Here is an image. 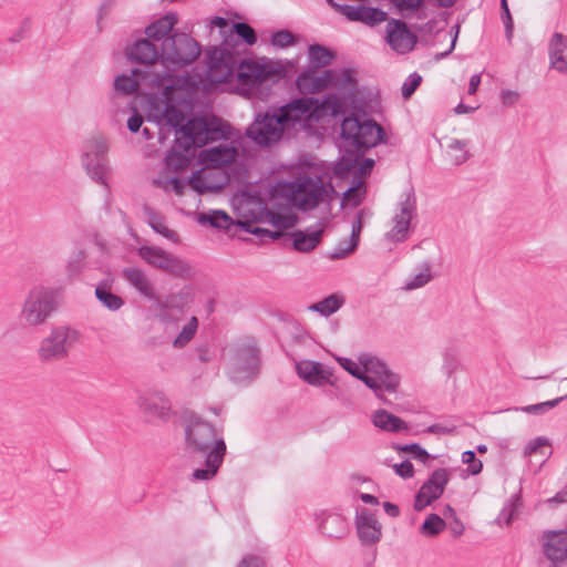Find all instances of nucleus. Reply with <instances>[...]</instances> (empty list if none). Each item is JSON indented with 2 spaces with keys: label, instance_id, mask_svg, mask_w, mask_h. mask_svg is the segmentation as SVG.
Returning a JSON list of instances; mask_svg holds the SVG:
<instances>
[{
  "label": "nucleus",
  "instance_id": "1",
  "mask_svg": "<svg viewBox=\"0 0 567 567\" xmlns=\"http://www.w3.org/2000/svg\"><path fill=\"white\" fill-rule=\"evenodd\" d=\"M186 446L192 453L206 455V468H196L192 477L194 481H208L213 478L226 454V444L213 424L190 416L185 426Z\"/></svg>",
  "mask_w": 567,
  "mask_h": 567
},
{
  "label": "nucleus",
  "instance_id": "2",
  "mask_svg": "<svg viewBox=\"0 0 567 567\" xmlns=\"http://www.w3.org/2000/svg\"><path fill=\"white\" fill-rule=\"evenodd\" d=\"M344 101L336 94H330L321 101L310 96L295 99L276 110L286 130L293 128L297 124H305L311 120H319L330 114L337 116L343 114Z\"/></svg>",
  "mask_w": 567,
  "mask_h": 567
},
{
  "label": "nucleus",
  "instance_id": "3",
  "mask_svg": "<svg viewBox=\"0 0 567 567\" xmlns=\"http://www.w3.org/2000/svg\"><path fill=\"white\" fill-rule=\"evenodd\" d=\"M282 190L291 204L300 210H311L322 203L330 202L334 187L328 175L300 174L284 185Z\"/></svg>",
  "mask_w": 567,
  "mask_h": 567
},
{
  "label": "nucleus",
  "instance_id": "4",
  "mask_svg": "<svg viewBox=\"0 0 567 567\" xmlns=\"http://www.w3.org/2000/svg\"><path fill=\"white\" fill-rule=\"evenodd\" d=\"M130 60L140 63L143 66L142 79L150 84L151 87H163L164 95L168 99L173 84L167 83L171 79L169 69L166 68L164 59L157 45L150 39L137 40L127 52Z\"/></svg>",
  "mask_w": 567,
  "mask_h": 567
},
{
  "label": "nucleus",
  "instance_id": "5",
  "mask_svg": "<svg viewBox=\"0 0 567 567\" xmlns=\"http://www.w3.org/2000/svg\"><path fill=\"white\" fill-rule=\"evenodd\" d=\"M342 147L348 154H361L384 138L383 128L373 120L361 121L351 114L341 123Z\"/></svg>",
  "mask_w": 567,
  "mask_h": 567
},
{
  "label": "nucleus",
  "instance_id": "6",
  "mask_svg": "<svg viewBox=\"0 0 567 567\" xmlns=\"http://www.w3.org/2000/svg\"><path fill=\"white\" fill-rule=\"evenodd\" d=\"M56 309V292L50 287L38 285L27 292L19 319L25 327L38 328L45 324Z\"/></svg>",
  "mask_w": 567,
  "mask_h": 567
},
{
  "label": "nucleus",
  "instance_id": "7",
  "mask_svg": "<svg viewBox=\"0 0 567 567\" xmlns=\"http://www.w3.org/2000/svg\"><path fill=\"white\" fill-rule=\"evenodd\" d=\"M200 54V47L196 40L186 33H175L166 38L161 44V58L164 59L166 68L169 69L171 79L167 83L177 85L174 79V71L193 63Z\"/></svg>",
  "mask_w": 567,
  "mask_h": 567
},
{
  "label": "nucleus",
  "instance_id": "8",
  "mask_svg": "<svg viewBox=\"0 0 567 567\" xmlns=\"http://www.w3.org/2000/svg\"><path fill=\"white\" fill-rule=\"evenodd\" d=\"M236 80L239 93L250 96L255 90L265 83L277 82L281 76V70L269 61L243 60L237 65Z\"/></svg>",
  "mask_w": 567,
  "mask_h": 567
},
{
  "label": "nucleus",
  "instance_id": "9",
  "mask_svg": "<svg viewBox=\"0 0 567 567\" xmlns=\"http://www.w3.org/2000/svg\"><path fill=\"white\" fill-rule=\"evenodd\" d=\"M80 332L70 326H58L50 330L37 349V357L42 363L65 360L70 351L79 343Z\"/></svg>",
  "mask_w": 567,
  "mask_h": 567
},
{
  "label": "nucleus",
  "instance_id": "10",
  "mask_svg": "<svg viewBox=\"0 0 567 567\" xmlns=\"http://www.w3.org/2000/svg\"><path fill=\"white\" fill-rule=\"evenodd\" d=\"M360 362L363 370L359 380L370 388L379 399L384 400L383 392H396L400 377L390 371L385 363L374 357H363Z\"/></svg>",
  "mask_w": 567,
  "mask_h": 567
},
{
  "label": "nucleus",
  "instance_id": "11",
  "mask_svg": "<svg viewBox=\"0 0 567 567\" xmlns=\"http://www.w3.org/2000/svg\"><path fill=\"white\" fill-rule=\"evenodd\" d=\"M138 257L152 268L169 276L188 279L193 276V267L184 259L157 246L143 245L137 249Z\"/></svg>",
  "mask_w": 567,
  "mask_h": 567
},
{
  "label": "nucleus",
  "instance_id": "12",
  "mask_svg": "<svg viewBox=\"0 0 567 567\" xmlns=\"http://www.w3.org/2000/svg\"><path fill=\"white\" fill-rule=\"evenodd\" d=\"M226 126H213L203 117L189 120L179 130H176V137L184 150H196L205 146L209 141H217L226 136Z\"/></svg>",
  "mask_w": 567,
  "mask_h": 567
},
{
  "label": "nucleus",
  "instance_id": "13",
  "mask_svg": "<svg viewBox=\"0 0 567 567\" xmlns=\"http://www.w3.org/2000/svg\"><path fill=\"white\" fill-rule=\"evenodd\" d=\"M300 92H319L327 86H336L341 90L352 91L355 87V79L349 69L341 71L327 70L321 75L302 73L296 80Z\"/></svg>",
  "mask_w": 567,
  "mask_h": 567
},
{
  "label": "nucleus",
  "instance_id": "14",
  "mask_svg": "<svg viewBox=\"0 0 567 567\" xmlns=\"http://www.w3.org/2000/svg\"><path fill=\"white\" fill-rule=\"evenodd\" d=\"M107 142L103 137H93L84 145L82 165L90 177L96 183L107 186Z\"/></svg>",
  "mask_w": 567,
  "mask_h": 567
},
{
  "label": "nucleus",
  "instance_id": "15",
  "mask_svg": "<svg viewBox=\"0 0 567 567\" xmlns=\"http://www.w3.org/2000/svg\"><path fill=\"white\" fill-rule=\"evenodd\" d=\"M416 216V198L409 190L401 195L392 217V228L386 233V238L394 243L406 240L411 233V223Z\"/></svg>",
  "mask_w": 567,
  "mask_h": 567
},
{
  "label": "nucleus",
  "instance_id": "16",
  "mask_svg": "<svg viewBox=\"0 0 567 567\" xmlns=\"http://www.w3.org/2000/svg\"><path fill=\"white\" fill-rule=\"evenodd\" d=\"M285 130L277 112H266L256 116L246 135L259 146H270L281 140Z\"/></svg>",
  "mask_w": 567,
  "mask_h": 567
},
{
  "label": "nucleus",
  "instance_id": "17",
  "mask_svg": "<svg viewBox=\"0 0 567 567\" xmlns=\"http://www.w3.org/2000/svg\"><path fill=\"white\" fill-rule=\"evenodd\" d=\"M259 349L256 344H241L235 351L230 377L238 383L251 381L259 373Z\"/></svg>",
  "mask_w": 567,
  "mask_h": 567
},
{
  "label": "nucleus",
  "instance_id": "18",
  "mask_svg": "<svg viewBox=\"0 0 567 567\" xmlns=\"http://www.w3.org/2000/svg\"><path fill=\"white\" fill-rule=\"evenodd\" d=\"M207 78L212 83L228 82L237 69L236 56L226 45L213 48L207 53Z\"/></svg>",
  "mask_w": 567,
  "mask_h": 567
},
{
  "label": "nucleus",
  "instance_id": "19",
  "mask_svg": "<svg viewBox=\"0 0 567 567\" xmlns=\"http://www.w3.org/2000/svg\"><path fill=\"white\" fill-rule=\"evenodd\" d=\"M449 481L450 474L447 470H435L417 492L414 501V508L416 511H422L432 502L436 501L443 494Z\"/></svg>",
  "mask_w": 567,
  "mask_h": 567
},
{
  "label": "nucleus",
  "instance_id": "20",
  "mask_svg": "<svg viewBox=\"0 0 567 567\" xmlns=\"http://www.w3.org/2000/svg\"><path fill=\"white\" fill-rule=\"evenodd\" d=\"M136 405L147 420H166L171 412V402L161 391H147L137 396Z\"/></svg>",
  "mask_w": 567,
  "mask_h": 567
},
{
  "label": "nucleus",
  "instance_id": "21",
  "mask_svg": "<svg viewBox=\"0 0 567 567\" xmlns=\"http://www.w3.org/2000/svg\"><path fill=\"white\" fill-rule=\"evenodd\" d=\"M355 529L362 545L371 546L380 542L382 537V525L377 516L368 508L357 511Z\"/></svg>",
  "mask_w": 567,
  "mask_h": 567
},
{
  "label": "nucleus",
  "instance_id": "22",
  "mask_svg": "<svg viewBox=\"0 0 567 567\" xmlns=\"http://www.w3.org/2000/svg\"><path fill=\"white\" fill-rule=\"evenodd\" d=\"M193 301V292L188 287L183 288L176 293L168 295L165 299L157 296L155 306L158 311L157 317L163 322H171L177 318L173 316L172 311L177 310L183 312V309Z\"/></svg>",
  "mask_w": 567,
  "mask_h": 567
},
{
  "label": "nucleus",
  "instance_id": "23",
  "mask_svg": "<svg viewBox=\"0 0 567 567\" xmlns=\"http://www.w3.org/2000/svg\"><path fill=\"white\" fill-rule=\"evenodd\" d=\"M386 41L398 53H406L414 48L416 37L408 29L405 22L391 19L386 24Z\"/></svg>",
  "mask_w": 567,
  "mask_h": 567
},
{
  "label": "nucleus",
  "instance_id": "24",
  "mask_svg": "<svg viewBox=\"0 0 567 567\" xmlns=\"http://www.w3.org/2000/svg\"><path fill=\"white\" fill-rule=\"evenodd\" d=\"M238 152L231 143H220L216 146H209L198 154L200 164L207 167H223L231 164Z\"/></svg>",
  "mask_w": 567,
  "mask_h": 567
},
{
  "label": "nucleus",
  "instance_id": "25",
  "mask_svg": "<svg viewBox=\"0 0 567 567\" xmlns=\"http://www.w3.org/2000/svg\"><path fill=\"white\" fill-rule=\"evenodd\" d=\"M122 275L127 284L141 296L155 302L158 295L156 293L154 284L144 270L137 267H127L123 269Z\"/></svg>",
  "mask_w": 567,
  "mask_h": 567
},
{
  "label": "nucleus",
  "instance_id": "26",
  "mask_svg": "<svg viewBox=\"0 0 567 567\" xmlns=\"http://www.w3.org/2000/svg\"><path fill=\"white\" fill-rule=\"evenodd\" d=\"M296 369L298 375L311 385L320 386L331 382V371L319 362L302 360L297 363Z\"/></svg>",
  "mask_w": 567,
  "mask_h": 567
},
{
  "label": "nucleus",
  "instance_id": "27",
  "mask_svg": "<svg viewBox=\"0 0 567 567\" xmlns=\"http://www.w3.org/2000/svg\"><path fill=\"white\" fill-rule=\"evenodd\" d=\"M543 547L545 556L551 563L563 561L567 557V532H546Z\"/></svg>",
  "mask_w": 567,
  "mask_h": 567
},
{
  "label": "nucleus",
  "instance_id": "28",
  "mask_svg": "<svg viewBox=\"0 0 567 567\" xmlns=\"http://www.w3.org/2000/svg\"><path fill=\"white\" fill-rule=\"evenodd\" d=\"M550 65L561 73H567V39L561 33H554L549 43Z\"/></svg>",
  "mask_w": 567,
  "mask_h": 567
},
{
  "label": "nucleus",
  "instance_id": "29",
  "mask_svg": "<svg viewBox=\"0 0 567 567\" xmlns=\"http://www.w3.org/2000/svg\"><path fill=\"white\" fill-rule=\"evenodd\" d=\"M143 85L150 86L144 79H142V70L132 69L130 74H121L114 80V89L117 93L130 95L136 93Z\"/></svg>",
  "mask_w": 567,
  "mask_h": 567
},
{
  "label": "nucleus",
  "instance_id": "30",
  "mask_svg": "<svg viewBox=\"0 0 567 567\" xmlns=\"http://www.w3.org/2000/svg\"><path fill=\"white\" fill-rule=\"evenodd\" d=\"M177 21V16L175 13H167L150 24L145 29V33L152 41H164L166 38L171 37L169 33Z\"/></svg>",
  "mask_w": 567,
  "mask_h": 567
},
{
  "label": "nucleus",
  "instance_id": "31",
  "mask_svg": "<svg viewBox=\"0 0 567 567\" xmlns=\"http://www.w3.org/2000/svg\"><path fill=\"white\" fill-rule=\"evenodd\" d=\"M319 528L324 535L332 538H340L348 530L344 517L334 513L324 515L319 523Z\"/></svg>",
  "mask_w": 567,
  "mask_h": 567
},
{
  "label": "nucleus",
  "instance_id": "32",
  "mask_svg": "<svg viewBox=\"0 0 567 567\" xmlns=\"http://www.w3.org/2000/svg\"><path fill=\"white\" fill-rule=\"evenodd\" d=\"M323 229L318 228L310 233L296 230L291 234L293 239L292 246L296 250L301 252H309L313 250L321 241Z\"/></svg>",
  "mask_w": 567,
  "mask_h": 567
},
{
  "label": "nucleus",
  "instance_id": "33",
  "mask_svg": "<svg viewBox=\"0 0 567 567\" xmlns=\"http://www.w3.org/2000/svg\"><path fill=\"white\" fill-rule=\"evenodd\" d=\"M372 422L377 427L388 432H399L408 429L402 419L382 409L372 414Z\"/></svg>",
  "mask_w": 567,
  "mask_h": 567
},
{
  "label": "nucleus",
  "instance_id": "34",
  "mask_svg": "<svg viewBox=\"0 0 567 567\" xmlns=\"http://www.w3.org/2000/svg\"><path fill=\"white\" fill-rule=\"evenodd\" d=\"M468 145L470 141L467 140L450 138L446 145V154L453 165L458 166L468 161L471 157Z\"/></svg>",
  "mask_w": 567,
  "mask_h": 567
},
{
  "label": "nucleus",
  "instance_id": "35",
  "mask_svg": "<svg viewBox=\"0 0 567 567\" xmlns=\"http://www.w3.org/2000/svg\"><path fill=\"white\" fill-rule=\"evenodd\" d=\"M195 155V150H184L179 145L178 138H175V144L166 156V163L174 169H183L188 166L190 158Z\"/></svg>",
  "mask_w": 567,
  "mask_h": 567
},
{
  "label": "nucleus",
  "instance_id": "36",
  "mask_svg": "<svg viewBox=\"0 0 567 567\" xmlns=\"http://www.w3.org/2000/svg\"><path fill=\"white\" fill-rule=\"evenodd\" d=\"M235 35L241 38L248 45H254L257 42L255 30L246 22H236L231 25L229 34L224 40V45L231 47Z\"/></svg>",
  "mask_w": 567,
  "mask_h": 567
},
{
  "label": "nucleus",
  "instance_id": "37",
  "mask_svg": "<svg viewBox=\"0 0 567 567\" xmlns=\"http://www.w3.org/2000/svg\"><path fill=\"white\" fill-rule=\"evenodd\" d=\"M197 220L202 225H209L218 229H228L233 225L231 217L223 210L202 213L199 214Z\"/></svg>",
  "mask_w": 567,
  "mask_h": 567
},
{
  "label": "nucleus",
  "instance_id": "38",
  "mask_svg": "<svg viewBox=\"0 0 567 567\" xmlns=\"http://www.w3.org/2000/svg\"><path fill=\"white\" fill-rule=\"evenodd\" d=\"M344 299L342 296L330 295L327 298L322 299L321 301H318L309 306V310L319 312L324 317H329L332 313L337 312L341 308Z\"/></svg>",
  "mask_w": 567,
  "mask_h": 567
},
{
  "label": "nucleus",
  "instance_id": "39",
  "mask_svg": "<svg viewBox=\"0 0 567 567\" xmlns=\"http://www.w3.org/2000/svg\"><path fill=\"white\" fill-rule=\"evenodd\" d=\"M145 212H146L147 223L154 231H156L157 234L162 235L163 237H165L172 241L178 240V235L174 230H171L165 225L164 219L161 215H158L157 213H155L154 210H152L150 208H146Z\"/></svg>",
  "mask_w": 567,
  "mask_h": 567
},
{
  "label": "nucleus",
  "instance_id": "40",
  "mask_svg": "<svg viewBox=\"0 0 567 567\" xmlns=\"http://www.w3.org/2000/svg\"><path fill=\"white\" fill-rule=\"evenodd\" d=\"M446 527L445 520L437 514H429L420 526V534L424 537H435L441 534Z\"/></svg>",
  "mask_w": 567,
  "mask_h": 567
},
{
  "label": "nucleus",
  "instance_id": "41",
  "mask_svg": "<svg viewBox=\"0 0 567 567\" xmlns=\"http://www.w3.org/2000/svg\"><path fill=\"white\" fill-rule=\"evenodd\" d=\"M198 329V319L192 316L186 324L182 328L181 332L173 340V347L181 349L187 346L195 337Z\"/></svg>",
  "mask_w": 567,
  "mask_h": 567
},
{
  "label": "nucleus",
  "instance_id": "42",
  "mask_svg": "<svg viewBox=\"0 0 567 567\" xmlns=\"http://www.w3.org/2000/svg\"><path fill=\"white\" fill-rule=\"evenodd\" d=\"M95 296L97 300L111 311H116L124 305L122 297L111 292L103 286L96 287Z\"/></svg>",
  "mask_w": 567,
  "mask_h": 567
},
{
  "label": "nucleus",
  "instance_id": "43",
  "mask_svg": "<svg viewBox=\"0 0 567 567\" xmlns=\"http://www.w3.org/2000/svg\"><path fill=\"white\" fill-rule=\"evenodd\" d=\"M309 59L316 66H326L331 63L333 53L320 44H312L308 50Z\"/></svg>",
  "mask_w": 567,
  "mask_h": 567
},
{
  "label": "nucleus",
  "instance_id": "44",
  "mask_svg": "<svg viewBox=\"0 0 567 567\" xmlns=\"http://www.w3.org/2000/svg\"><path fill=\"white\" fill-rule=\"evenodd\" d=\"M329 4L334 8L338 12L343 14L350 21H362L364 12L368 7L364 6H350V4H339L333 0H328Z\"/></svg>",
  "mask_w": 567,
  "mask_h": 567
},
{
  "label": "nucleus",
  "instance_id": "45",
  "mask_svg": "<svg viewBox=\"0 0 567 567\" xmlns=\"http://www.w3.org/2000/svg\"><path fill=\"white\" fill-rule=\"evenodd\" d=\"M432 279L431 265L424 262L420 266L419 272L405 284L406 290H413L425 286Z\"/></svg>",
  "mask_w": 567,
  "mask_h": 567
},
{
  "label": "nucleus",
  "instance_id": "46",
  "mask_svg": "<svg viewBox=\"0 0 567 567\" xmlns=\"http://www.w3.org/2000/svg\"><path fill=\"white\" fill-rule=\"evenodd\" d=\"M184 113L173 104H165L161 115V120L165 121L169 126L177 128L182 127L184 122Z\"/></svg>",
  "mask_w": 567,
  "mask_h": 567
},
{
  "label": "nucleus",
  "instance_id": "47",
  "mask_svg": "<svg viewBox=\"0 0 567 567\" xmlns=\"http://www.w3.org/2000/svg\"><path fill=\"white\" fill-rule=\"evenodd\" d=\"M567 398V393L560 398H556L554 400L545 401L537 404L526 405L520 408V411L528 414H544L550 409L557 406L564 399Z\"/></svg>",
  "mask_w": 567,
  "mask_h": 567
},
{
  "label": "nucleus",
  "instance_id": "48",
  "mask_svg": "<svg viewBox=\"0 0 567 567\" xmlns=\"http://www.w3.org/2000/svg\"><path fill=\"white\" fill-rule=\"evenodd\" d=\"M550 445L548 439L544 436H537L533 440H530L525 449H524V455L525 456H533V455H545V449Z\"/></svg>",
  "mask_w": 567,
  "mask_h": 567
},
{
  "label": "nucleus",
  "instance_id": "49",
  "mask_svg": "<svg viewBox=\"0 0 567 567\" xmlns=\"http://www.w3.org/2000/svg\"><path fill=\"white\" fill-rule=\"evenodd\" d=\"M189 186L198 194H205L216 189V186L206 181L202 171L195 173L188 181Z\"/></svg>",
  "mask_w": 567,
  "mask_h": 567
},
{
  "label": "nucleus",
  "instance_id": "50",
  "mask_svg": "<svg viewBox=\"0 0 567 567\" xmlns=\"http://www.w3.org/2000/svg\"><path fill=\"white\" fill-rule=\"evenodd\" d=\"M239 225L247 233L256 235V236L260 237L262 240L266 239V238L271 239V240H276V239H278L279 237L282 236L281 231H271V230L266 229V228L255 227L251 221L239 223Z\"/></svg>",
  "mask_w": 567,
  "mask_h": 567
},
{
  "label": "nucleus",
  "instance_id": "51",
  "mask_svg": "<svg viewBox=\"0 0 567 567\" xmlns=\"http://www.w3.org/2000/svg\"><path fill=\"white\" fill-rule=\"evenodd\" d=\"M296 42V37L289 30L277 31L271 37V44L277 48H288Z\"/></svg>",
  "mask_w": 567,
  "mask_h": 567
},
{
  "label": "nucleus",
  "instance_id": "52",
  "mask_svg": "<svg viewBox=\"0 0 567 567\" xmlns=\"http://www.w3.org/2000/svg\"><path fill=\"white\" fill-rule=\"evenodd\" d=\"M386 20V13L378 8L368 7L361 22L368 25H377Z\"/></svg>",
  "mask_w": 567,
  "mask_h": 567
},
{
  "label": "nucleus",
  "instance_id": "53",
  "mask_svg": "<svg viewBox=\"0 0 567 567\" xmlns=\"http://www.w3.org/2000/svg\"><path fill=\"white\" fill-rule=\"evenodd\" d=\"M362 230V218L361 214H358L351 226V235L348 243V251H354L358 247L360 233Z\"/></svg>",
  "mask_w": 567,
  "mask_h": 567
},
{
  "label": "nucleus",
  "instance_id": "54",
  "mask_svg": "<svg viewBox=\"0 0 567 567\" xmlns=\"http://www.w3.org/2000/svg\"><path fill=\"white\" fill-rule=\"evenodd\" d=\"M463 463L467 464V472L472 475H477L482 472L483 464L480 460H476L475 453L473 451H465L462 454Z\"/></svg>",
  "mask_w": 567,
  "mask_h": 567
},
{
  "label": "nucleus",
  "instance_id": "55",
  "mask_svg": "<svg viewBox=\"0 0 567 567\" xmlns=\"http://www.w3.org/2000/svg\"><path fill=\"white\" fill-rule=\"evenodd\" d=\"M421 81L422 76L420 74L415 72L410 74L402 85V96L409 99L415 92Z\"/></svg>",
  "mask_w": 567,
  "mask_h": 567
},
{
  "label": "nucleus",
  "instance_id": "56",
  "mask_svg": "<svg viewBox=\"0 0 567 567\" xmlns=\"http://www.w3.org/2000/svg\"><path fill=\"white\" fill-rule=\"evenodd\" d=\"M400 450L412 454L413 458H415L424 464L431 457L430 454L423 447H421L419 444H415V443L404 445Z\"/></svg>",
  "mask_w": 567,
  "mask_h": 567
},
{
  "label": "nucleus",
  "instance_id": "57",
  "mask_svg": "<svg viewBox=\"0 0 567 567\" xmlns=\"http://www.w3.org/2000/svg\"><path fill=\"white\" fill-rule=\"evenodd\" d=\"M501 8H502V11H503L502 12V20H503V23L505 25L506 38L508 40H511L512 37H513L514 22H513L512 14L509 12L507 0H501Z\"/></svg>",
  "mask_w": 567,
  "mask_h": 567
},
{
  "label": "nucleus",
  "instance_id": "58",
  "mask_svg": "<svg viewBox=\"0 0 567 567\" xmlns=\"http://www.w3.org/2000/svg\"><path fill=\"white\" fill-rule=\"evenodd\" d=\"M270 221L274 226L278 228L289 229L293 227L296 219L287 215L271 214Z\"/></svg>",
  "mask_w": 567,
  "mask_h": 567
},
{
  "label": "nucleus",
  "instance_id": "59",
  "mask_svg": "<svg viewBox=\"0 0 567 567\" xmlns=\"http://www.w3.org/2000/svg\"><path fill=\"white\" fill-rule=\"evenodd\" d=\"M185 187H186L185 183L177 177H171V178L164 181V183H163V188L166 192L172 190L176 195H179V196L184 194Z\"/></svg>",
  "mask_w": 567,
  "mask_h": 567
},
{
  "label": "nucleus",
  "instance_id": "60",
  "mask_svg": "<svg viewBox=\"0 0 567 567\" xmlns=\"http://www.w3.org/2000/svg\"><path fill=\"white\" fill-rule=\"evenodd\" d=\"M443 360H444L443 370L445 371V373L447 375H451L457 369V365H458L457 359L452 351L446 350L443 354Z\"/></svg>",
  "mask_w": 567,
  "mask_h": 567
},
{
  "label": "nucleus",
  "instance_id": "61",
  "mask_svg": "<svg viewBox=\"0 0 567 567\" xmlns=\"http://www.w3.org/2000/svg\"><path fill=\"white\" fill-rule=\"evenodd\" d=\"M393 470L402 478H410L414 474V467L410 461H404L400 464H394Z\"/></svg>",
  "mask_w": 567,
  "mask_h": 567
},
{
  "label": "nucleus",
  "instance_id": "62",
  "mask_svg": "<svg viewBox=\"0 0 567 567\" xmlns=\"http://www.w3.org/2000/svg\"><path fill=\"white\" fill-rule=\"evenodd\" d=\"M339 362L341 367L347 370L351 375L359 379V377H362V369L351 359L347 358H340Z\"/></svg>",
  "mask_w": 567,
  "mask_h": 567
},
{
  "label": "nucleus",
  "instance_id": "63",
  "mask_svg": "<svg viewBox=\"0 0 567 567\" xmlns=\"http://www.w3.org/2000/svg\"><path fill=\"white\" fill-rule=\"evenodd\" d=\"M519 93L513 90H503L501 92V101L505 106H512L519 101Z\"/></svg>",
  "mask_w": 567,
  "mask_h": 567
},
{
  "label": "nucleus",
  "instance_id": "64",
  "mask_svg": "<svg viewBox=\"0 0 567 567\" xmlns=\"http://www.w3.org/2000/svg\"><path fill=\"white\" fill-rule=\"evenodd\" d=\"M237 567H265V564L259 556L246 555L241 558Z\"/></svg>",
  "mask_w": 567,
  "mask_h": 567
}]
</instances>
